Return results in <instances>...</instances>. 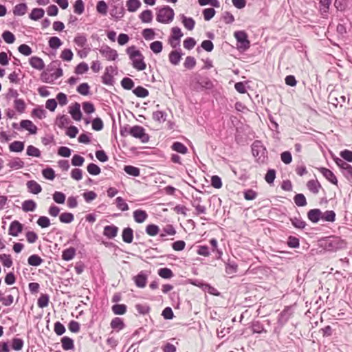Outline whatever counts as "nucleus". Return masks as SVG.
<instances>
[{
    "mask_svg": "<svg viewBox=\"0 0 352 352\" xmlns=\"http://www.w3.org/2000/svg\"><path fill=\"white\" fill-rule=\"evenodd\" d=\"M130 60L132 61L133 67L138 71L144 70L146 65L144 61V57L141 52L136 49L135 45L130 46L126 50Z\"/></svg>",
    "mask_w": 352,
    "mask_h": 352,
    "instance_id": "f257e3e1",
    "label": "nucleus"
},
{
    "mask_svg": "<svg viewBox=\"0 0 352 352\" xmlns=\"http://www.w3.org/2000/svg\"><path fill=\"white\" fill-rule=\"evenodd\" d=\"M320 245L326 251L333 252L343 247V241L338 236H330L321 239Z\"/></svg>",
    "mask_w": 352,
    "mask_h": 352,
    "instance_id": "f03ea898",
    "label": "nucleus"
},
{
    "mask_svg": "<svg viewBox=\"0 0 352 352\" xmlns=\"http://www.w3.org/2000/svg\"><path fill=\"white\" fill-rule=\"evenodd\" d=\"M252 153L256 161L259 164H265L267 160V150L259 140H255L252 144Z\"/></svg>",
    "mask_w": 352,
    "mask_h": 352,
    "instance_id": "7ed1b4c3",
    "label": "nucleus"
},
{
    "mask_svg": "<svg viewBox=\"0 0 352 352\" xmlns=\"http://www.w3.org/2000/svg\"><path fill=\"white\" fill-rule=\"evenodd\" d=\"M174 10L168 6H164L158 10L156 20L161 23H170L174 19Z\"/></svg>",
    "mask_w": 352,
    "mask_h": 352,
    "instance_id": "20e7f679",
    "label": "nucleus"
},
{
    "mask_svg": "<svg viewBox=\"0 0 352 352\" xmlns=\"http://www.w3.org/2000/svg\"><path fill=\"white\" fill-rule=\"evenodd\" d=\"M234 37L236 40V47L239 50L244 52L250 48V43L245 31L235 32Z\"/></svg>",
    "mask_w": 352,
    "mask_h": 352,
    "instance_id": "39448f33",
    "label": "nucleus"
},
{
    "mask_svg": "<svg viewBox=\"0 0 352 352\" xmlns=\"http://www.w3.org/2000/svg\"><path fill=\"white\" fill-rule=\"evenodd\" d=\"M129 133L131 136L140 140L142 143H147L149 141V135L141 126H131Z\"/></svg>",
    "mask_w": 352,
    "mask_h": 352,
    "instance_id": "423d86ee",
    "label": "nucleus"
},
{
    "mask_svg": "<svg viewBox=\"0 0 352 352\" xmlns=\"http://www.w3.org/2000/svg\"><path fill=\"white\" fill-rule=\"evenodd\" d=\"M100 53L107 60H115L118 57L117 51L114 49L111 48L108 45H104L99 50Z\"/></svg>",
    "mask_w": 352,
    "mask_h": 352,
    "instance_id": "0eeeda50",
    "label": "nucleus"
},
{
    "mask_svg": "<svg viewBox=\"0 0 352 352\" xmlns=\"http://www.w3.org/2000/svg\"><path fill=\"white\" fill-rule=\"evenodd\" d=\"M135 285L139 288H144L146 285L148 274L146 271H141L133 278Z\"/></svg>",
    "mask_w": 352,
    "mask_h": 352,
    "instance_id": "6e6552de",
    "label": "nucleus"
},
{
    "mask_svg": "<svg viewBox=\"0 0 352 352\" xmlns=\"http://www.w3.org/2000/svg\"><path fill=\"white\" fill-rule=\"evenodd\" d=\"M23 226L22 223L16 220H14L12 221L10 225L8 234L13 236H17L19 234L23 231Z\"/></svg>",
    "mask_w": 352,
    "mask_h": 352,
    "instance_id": "1a4fd4ad",
    "label": "nucleus"
},
{
    "mask_svg": "<svg viewBox=\"0 0 352 352\" xmlns=\"http://www.w3.org/2000/svg\"><path fill=\"white\" fill-rule=\"evenodd\" d=\"M184 54L182 52L181 49L171 51L168 54L169 62L173 65H177Z\"/></svg>",
    "mask_w": 352,
    "mask_h": 352,
    "instance_id": "9d476101",
    "label": "nucleus"
},
{
    "mask_svg": "<svg viewBox=\"0 0 352 352\" xmlns=\"http://www.w3.org/2000/svg\"><path fill=\"white\" fill-rule=\"evenodd\" d=\"M318 170L329 182L337 185L338 179L334 173L331 170L324 167H320L318 168Z\"/></svg>",
    "mask_w": 352,
    "mask_h": 352,
    "instance_id": "9b49d317",
    "label": "nucleus"
},
{
    "mask_svg": "<svg viewBox=\"0 0 352 352\" xmlns=\"http://www.w3.org/2000/svg\"><path fill=\"white\" fill-rule=\"evenodd\" d=\"M322 217V211L320 209H311L307 212V218L312 223H316Z\"/></svg>",
    "mask_w": 352,
    "mask_h": 352,
    "instance_id": "f8f14e48",
    "label": "nucleus"
},
{
    "mask_svg": "<svg viewBox=\"0 0 352 352\" xmlns=\"http://www.w3.org/2000/svg\"><path fill=\"white\" fill-rule=\"evenodd\" d=\"M20 126L21 128L28 131L30 134H36L37 132L36 126L31 120H23L20 122Z\"/></svg>",
    "mask_w": 352,
    "mask_h": 352,
    "instance_id": "ddd939ff",
    "label": "nucleus"
},
{
    "mask_svg": "<svg viewBox=\"0 0 352 352\" xmlns=\"http://www.w3.org/2000/svg\"><path fill=\"white\" fill-rule=\"evenodd\" d=\"M26 186H27L28 192H30L32 194L38 195V193H40L42 191L41 186L34 180L28 181L26 183Z\"/></svg>",
    "mask_w": 352,
    "mask_h": 352,
    "instance_id": "4468645a",
    "label": "nucleus"
},
{
    "mask_svg": "<svg viewBox=\"0 0 352 352\" xmlns=\"http://www.w3.org/2000/svg\"><path fill=\"white\" fill-rule=\"evenodd\" d=\"M69 112L74 120L79 121L81 120L82 113L79 103L76 102L72 107H70Z\"/></svg>",
    "mask_w": 352,
    "mask_h": 352,
    "instance_id": "2eb2a0df",
    "label": "nucleus"
},
{
    "mask_svg": "<svg viewBox=\"0 0 352 352\" xmlns=\"http://www.w3.org/2000/svg\"><path fill=\"white\" fill-rule=\"evenodd\" d=\"M118 228L114 225L106 226L104 228L103 234L108 239H113L118 234Z\"/></svg>",
    "mask_w": 352,
    "mask_h": 352,
    "instance_id": "dca6fc26",
    "label": "nucleus"
},
{
    "mask_svg": "<svg viewBox=\"0 0 352 352\" xmlns=\"http://www.w3.org/2000/svg\"><path fill=\"white\" fill-rule=\"evenodd\" d=\"M30 65L34 69L42 70L45 68V63L42 58L38 56H32L29 60Z\"/></svg>",
    "mask_w": 352,
    "mask_h": 352,
    "instance_id": "f3484780",
    "label": "nucleus"
},
{
    "mask_svg": "<svg viewBox=\"0 0 352 352\" xmlns=\"http://www.w3.org/2000/svg\"><path fill=\"white\" fill-rule=\"evenodd\" d=\"M122 239L124 243H131L133 239V230L130 227L124 228L122 232Z\"/></svg>",
    "mask_w": 352,
    "mask_h": 352,
    "instance_id": "a211bd4d",
    "label": "nucleus"
},
{
    "mask_svg": "<svg viewBox=\"0 0 352 352\" xmlns=\"http://www.w3.org/2000/svg\"><path fill=\"white\" fill-rule=\"evenodd\" d=\"M148 217V214L145 210L138 209L133 212V218L136 223H142Z\"/></svg>",
    "mask_w": 352,
    "mask_h": 352,
    "instance_id": "6ab92c4d",
    "label": "nucleus"
},
{
    "mask_svg": "<svg viewBox=\"0 0 352 352\" xmlns=\"http://www.w3.org/2000/svg\"><path fill=\"white\" fill-rule=\"evenodd\" d=\"M197 83L201 87V90L212 89L214 87L212 82L208 77H200L197 80Z\"/></svg>",
    "mask_w": 352,
    "mask_h": 352,
    "instance_id": "aec40b11",
    "label": "nucleus"
},
{
    "mask_svg": "<svg viewBox=\"0 0 352 352\" xmlns=\"http://www.w3.org/2000/svg\"><path fill=\"white\" fill-rule=\"evenodd\" d=\"M28 10V6L25 3L16 4L13 8V14L15 16H23Z\"/></svg>",
    "mask_w": 352,
    "mask_h": 352,
    "instance_id": "412c9836",
    "label": "nucleus"
},
{
    "mask_svg": "<svg viewBox=\"0 0 352 352\" xmlns=\"http://www.w3.org/2000/svg\"><path fill=\"white\" fill-rule=\"evenodd\" d=\"M110 326L113 329L119 331L124 328L125 324L122 318L116 317L111 320Z\"/></svg>",
    "mask_w": 352,
    "mask_h": 352,
    "instance_id": "4be33fe9",
    "label": "nucleus"
},
{
    "mask_svg": "<svg viewBox=\"0 0 352 352\" xmlns=\"http://www.w3.org/2000/svg\"><path fill=\"white\" fill-rule=\"evenodd\" d=\"M76 255V249L70 247L64 250L62 252V258L64 261H69L74 258Z\"/></svg>",
    "mask_w": 352,
    "mask_h": 352,
    "instance_id": "5701e85b",
    "label": "nucleus"
},
{
    "mask_svg": "<svg viewBox=\"0 0 352 352\" xmlns=\"http://www.w3.org/2000/svg\"><path fill=\"white\" fill-rule=\"evenodd\" d=\"M307 187L314 194H318L321 185L318 180L311 179L307 182Z\"/></svg>",
    "mask_w": 352,
    "mask_h": 352,
    "instance_id": "b1692460",
    "label": "nucleus"
},
{
    "mask_svg": "<svg viewBox=\"0 0 352 352\" xmlns=\"http://www.w3.org/2000/svg\"><path fill=\"white\" fill-rule=\"evenodd\" d=\"M181 19L184 26L188 30H192L195 28V21L191 17H187L184 14L181 15Z\"/></svg>",
    "mask_w": 352,
    "mask_h": 352,
    "instance_id": "393cba45",
    "label": "nucleus"
},
{
    "mask_svg": "<svg viewBox=\"0 0 352 352\" xmlns=\"http://www.w3.org/2000/svg\"><path fill=\"white\" fill-rule=\"evenodd\" d=\"M36 208V204L32 199L25 200L22 203V209L24 212H33Z\"/></svg>",
    "mask_w": 352,
    "mask_h": 352,
    "instance_id": "a878e982",
    "label": "nucleus"
},
{
    "mask_svg": "<svg viewBox=\"0 0 352 352\" xmlns=\"http://www.w3.org/2000/svg\"><path fill=\"white\" fill-rule=\"evenodd\" d=\"M25 144L21 141H14L9 145V149L11 152L19 153L23 151Z\"/></svg>",
    "mask_w": 352,
    "mask_h": 352,
    "instance_id": "bb28decb",
    "label": "nucleus"
},
{
    "mask_svg": "<svg viewBox=\"0 0 352 352\" xmlns=\"http://www.w3.org/2000/svg\"><path fill=\"white\" fill-rule=\"evenodd\" d=\"M251 329L253 333H267L263 324L259 321H253L252 322Z\"/></svg>",
    "mask_w": 352,
    "mask_h": 352,
    "instance_id": "cd10ccee",
    "label": "nucleus"
},
{
    "mask_svg": "<svg viewBox=\"0 0 352 352\" xmlns=\"http://www.w3.org/2000/svg\"><path fill=\"white\" fill-rule=\"evenodd\" d=\"M331 0H320V11L323 17H326L329 12V6L331 5Z\"/></svg>",
    "mask_w": 352,
    "mask_h": 352,
    "instance_id": "c85d7f7f",
    "label": "nucleus"
},
{
    "mask_svg": "<svg viewBox=\"0 0 352 352\" xmlns=\"http://www.w3.org/2000/svg\"><path fill=\"white\" fill-rule=\"evenodd\" d=\"M289 318H290V314L289 313L288 309H285L278 315V324L283 327L287 322Z\"/></svg>",
    "mask_w": 352,
    "mask_h": 352,
    "instance_id": "c756f323",
    "label": "nucleus"
},
{
    "mask_svg": "<svg viewBox=\"0 0 352 352\" xmlns=\"http://www.w3.org/2000/svg\"><path fill=\"white\" fill-rule=\"evenodd\" d=\"M329 102L332 104L333 105L337 107L338 104H340V107L343 105L344 103L346 102V96H340V99H338L334 94H331L329 96Z\"/></svg>",
    "mask_w": 352,
    "mask_h": 352,
    "instance_id": "7c9ffc66",
    "label": "nucleus"
},
{
    "mask_svg": "<svg viewBox=\"0 0 352 352\" xmlns=\"http://www.w3.org/2000/svg\"><path fill=\"white\" fill-rule=\"evenodd\" d=\"M45 14L43 8H34L29 15L30 19L33 21H38L41 19Z\"/></svg>",
    "mask_w": 352,
    "mask_h": 352,
    "instance_id": "2f4dec72",
    "label": "nucleus"
},
{
    "mask_svg": "<svg viewBox=\"0 0 352 352\" xmlns=\"http://www.w3.org/2000/svg\"><path fill=\"white\" fill-rule=\"evenodd\" d=\"M171 148L181 154H186L188 152L187 147L180 142H175L171 146Z\"/></svg>",
    "mask_w": 352,
    "mask_h": 352,
    "instance_id": "473e14b6",
    "label": "nucleus"
},
{
    "mask_svg": "<svg viewBox=\"0 0 352 352\" xmlns=\"http://www.w3.org/2000/svg\"><path fill=\"white\" fill-rule=\"evenodd\" d=\"M61 343L63 349L65 351L72 350L74 348V340L69 337L62 338Z\"/></svg>",
    "mask_w": 352,
    "mask_h": 352,
    "instance_id": "72a5a7b5",
    "label": "nucleus"
},
{
    "mask_svg": "<svg viewBox=\"0 0 352 352\" xmlns=\"http://www.w3.org/2000/svg\"><path fill=\"white\" fill-rule=\"evenodd\" d=\"M158 275L162 278L170 279L174 276L173 271L168 267L160 268L157 271Z\"/></svg>",
    "mask_w": 352,
    "mask_h": 352,
    "instance_id": "f704fd0d",
    "label": "nucleus"
},
{
    "mask_svg": "<svg viewBox=\"0 0 352 352\" xmlns=\"http://www.w3.org/2000/svg\"><path fill=\"white\" fill-rule=\"evenodd\" d=\"M124 9L122 6H114L113 8L110 11V14L111 16L120 19L122 18L124 16Z\"/></svg>",
    "mask_w": 352,
    "mask_h": 352,
    "instance_id": "c9c22d12",
    "label": "nucleus"
},
{
    "mask_svg": "<svg viewBox=\"0 0 352 352\" xmlns=\"http://www.w3.org/2000/svg\"><path fill=\"white\" fill-rule=\"evenodd\" d=\"M124 170L126 174L133 177H138L140 174V168L131 165L124 166Z\"/></svg>",
    "mask_w": 352,
    "mask_h": 352,
    "instance_id": "e433bc0d",
    "label": "nucleus"
},
{
    "mask_svg": "<svg viewBox=\"0 0 352 352\" xmlns=\"http://www.w3.org/2000/svg\"><path fill=\"white\" fill-rule=\"evenodd\" d=\"M133 93L139 98H146L149 95V91L142 86H138L133 89Z\"/></svg>",
    "mask_w": 352,
    "mask_h": 352,
    "instance_id": "4c0bfd02",
    "label": "nucleus"
},
{
    "mask_svg": "<svg viewBox=\"0 0 352 352\" xmlns=\"http://www.w3.org/2000/svg\"><path fill=\"white\" fill-rule=\"evenodd\" d=\"M24 162L19 157H15L11 160L8 166L12 169H19L24 167Z\"/></svg>",
    "mask_w": 352,
    "mask_h": 352,
    "instance_id": "58836bf2",
    "label": "nucleus"
},
{
    "mask_svg": "<svg viewBox=\"0 0 352 352\" xmlns=\"http://www.w3.org/2000/svg\"><path fill=\"white\" fill-rule=\"evenodd\" d=\"M126 306L124 304H115L112 306L111 309L116 315H123L126 312Z\"/></svg>",
    "mask_w": 352,
    "mask_h": 352,
    "instance_id": "ea45409f",
    "label": "nucleus"
},
{
    "mask_svg": "<svg viewBox=\"0 0 352 352\" xmlns=\"http://www.w3.org/2000/svg\"><path fill=\"white\" fill-rule=\"evenodd\" d=\"M141 6V2L139 0H128L126 1L127 10L129 12H134Z\"/></svg>",
    "mask_w": 352,
    "mask_h": 352,
    "instance_id": "a19ab883",
    "label": "nucleus"
},
{
    "mask_svg": "<svg viewBox=\"0 0 352 352\" xmlns=\"http://www.w3.org/2000/svg\"><path fill=\"white\" fill-rule=\"evenodd\" d=\"M321 220L328 222H333L336 220V213L333 210H327L322 212Z\"/></svg>",
    "mask_w": 352,
    "mask_h": 352,
    "instance_id": "79ce46f5",
    "label": "nucleus"
},
{
    "mask_svg": "<svg viewBox=\"0 0 352 352\" xmlns=\"http://www.w3.org/2000/svg\"><path fill=\"white\" fill-rule=\"evenodd\" d=\"M294 203L299 207L305 206L307 204L306 197L302 193L296 194L294 197Z\"/></svg>",
    "mask_w": 352,
    "mask_h": 352,
    "instance_id": "37998d69",
    "label": "nucleus"
},
{
    "mask_svg": "<svg viewBox=\"0 0 352 352\" xmlns=\"http://www.w3.org/2000/svg\"><path fill=\"white\" fill-rule=\"evenodd\" d=\"M43 261V260L37 254H32L28 259V264L34 267L40 265Z\"/></svg>",
    "mask_w": 352,
    "mask_h": 352,
    "instance_id": "c03bdc74",
    "label": "nucleus"
},
{
    "mask_svg": "<svg viewBox=\"0 0 352 352\" xmlns=\"http://www.w3.org/2000/svg\"><path fill=\"white\" fill-rule=\"evenodd\" d=\"M140 19L143 23H150L153 19V13L150 10H144L140 14Z\"/></svg>",
    "mask_w": 352,
    "mask_h": 352,
    "instance_id": "a18cd8bd",
    "label": "nucleus"
},
{
    "mask_svg": "<svg viewBox=\"0 0 352 352\" xmlns=\"http://www.w3.org/2000/svg\"><path fill=\"white\" fill-rule=\"evenodd\" d=\"M74 219V216L71 212H63L59 216V220L63 223H70Z\"/></svg>",
    "mask_w": 352,
    "mask_h": 352,
    "instance_id": "49530a36",
    "label": "nucleus"
},
{
    "mask_svg": "<svg viewBox=\"0 0 352 352\" xmlns=\"http://www.w3.org/2000/svg\"><path fill=\"white\" fill-rule=\"evenodd\" d=\"M146 234L149 236H156L160 232V228L155 224H148L145 229Z\"/></svg>",
    "mask_w": 352,
    "mask_h": 352,
    "instance_id": "de8ad7c7",
    "label": "nucleus"
},
{
    "mask_svg": "<svg viewBox=\"0 0 352 352\" xmlns=\"http://www.w3.org/2000/svg\"><path fill=\"white\" fill-rule=\"evenodd\" d=\"M290 221H291L292 226L294 228H298V229L302 230V229L305 228L307 225L306 222L300 218H298V217L290 218Z\"/></svg>",
    "mask_w": 352,
    "mask_h": 352,
    "instance_id": "09e8293b",
    "label": "nucleus"
},
{
    "mask_svg": "<svg viewBox=\"0 0 352 352\" xmlns=\"http://www.w3.org/2000/svg\"><path fill=\"white\" fill-rule=\"evenodd\" d=\"M48 44L50 48L56 50L62 45L63 43L58 37L52 36L50 38Z\"/></svg>",
    "mask_w": 352,
    "mask_h": 352,
    "instance_id": "8fccbe9b",
    "label": "nucleus"
},
{
    "mask_svg": "<svg viewBox=\"0 0 352 352\" xmlns=\"http://www.w3.org/2000/svg\"><path fill=\"white\" fill-rule=\"evenodd\" d=\"M24 342L21 338H14L12 340L11 346L14 351H20L23 349Z\"/></svg>",
    "mask_w": 352,
    "mask_h": 352,
    "instance_id": "3c124183",
    "label": "nucleus"
},
{
    "mask_svg": "<svg viewBox=\"0 0 352 352\" xmlns=\"http://www.w3.org/2000/svg\"><path fill=\"white\" fill-rule=\"evenodd\" d=\"M167 113L162 111H157L153 113V118L159 122H164L166 120Z\"/></svg>",
    "mask_w": 352,
    "mask_h": 352,
    "instance_id": "603ef678",
    "label": "nucleus"
},
{
    "mask_svg": "<svg viewBox=\"0 0 352 352\" xmlns=\"http://www.w3.org/2000/svg\"><path fill=\"white\" fill-rule=\"evenodd\" d=\"M120 83H121V86L122 87V88L126 90L132 89L135 85L133 80L128 77L123 78L122 80H121Z\"/></svg>",
    "mask_w": 352,
    "mask_h": 352,
    "instance_id": "864d4df0",
    "label": "nucleus"
},
{
    "mask_svg": "<svg viewBox=\"0 0 352 352\" xmlns=\"http://www.w3.org/2000/svg\"><path fill=\"white\" fill-rule=\"evenodd\" d=\"M32 116L38 118V119L45 118L46 116V111L42 107L33 109L32 111Z\"/></svg>",
    "mask_w": 352,
    "mask_h": 352,
    "instance_id": "5fc2aeb1",
    "label": "nucleus"
},
{
    "mask_svg": "<svg viewBox=\"0 0 352 352\" xmlns=\"http://www.w3.org/2000/svg\"><path fill=\"white\" fill-rule=\"evenodd\" d=\"M87 172L91 175H98L100 173V168L94 163H90L87 167Z\"/></svg>",
    "mask_w": 352,
    "mask_h": 352,
    "instance_id": "6e6d98bb",
    "label": "nucleus"
},
{
    "mask_svg": "<svg viewBox=\"0 0 352 352\" xmlns=\"http://www.w3.org/2000/svg\"><path fill=\"white\" fill-rule=\"evenodd\" d=\"M0 261L3 266L10 267L12 265V260L10 254H2L0 255Z\"/></svg>",
    "mask_w": 352,
    "mask_h": 352,
    "instance_id": "4d7b16f0",
    "label": "nucleus"
},
{
    "mask_svg": "<svg viewBox=\"0 0 352 352\" xmlns=\"http://www.w3.org/2000/svg\"><path fill=\"white\" fill-rule=\"evenodd\" d=\"M150 49L155 54L160 53L162 51V49H163L162 42L159 41H156L152 42L150 44Z\"/></svg>",
    "mask_w": 352,
    "mask_h": 352,
    "instance_id": "13d9d810",
    "label": "nucleus"
},
{
    "mask_svg": "<svg viewBox=\"0 0 352 352\" xmlns=\"http://www.w3.org/2000/svg\"><path fill=\"white\" fill-rule=\"evenodd\" d=\"M89 89L90 87L88 83L82 82L77 87L76 90L82 96H87L89 94Z\"/></svg>",
    "mask_w": 352,
    "mask_h": 352,
    "instance_id": "bf43d9fd",
    "label": "nucleus"
},
{
    "mask_svg": "<svg viewBox=\"0 0 352 352\" xmlns=\"http://www.w3.org/2000/svg\"><path fill=\"white\" fill-rule=\"evenodd\" d=\"M238 265L234 261H229L226 264V272L228 274H232L237 272Z\"/></svg>",
    "mask_w": 352,
    "mask_h": 352,
    "instance_id": "052dcab7",
    "label": "nucleus"
},
{
    "mask_svg": "<svg viewBox=\"0 0 352 352\" xmlns=\"http://www.w3.org/2000/svg\"><path fill=\"white\" fill-rule=\"evenodd\" d=\"M108 6L104 1H99L96 5V10L98 13L106 15L107 13Z\"/></svg>",
    "mask_w": 352,
    "mask_h": 352,
    "instance_id": "680f3d73",
    "label": "nucleus"
},
{
    "mask_svg": "<svg viewBox=\"0 0 352 352\" xmlns=\"http://www.w3.org/2000/svg\"><path fill=\"white\" fill-rule=\"evenodd\" d=\"M2 38L4 41L8 44H12L15 41V36L11 32L6 30L2 34Z\"/></svg>",
    "mask_w": 352,
    "mask_h": 352,
    "instance_id": "e2e57ef3",
    "label": "nucleus"
},
{
    "mask_svg": "<svg viewBox=\"0 0 352 352\" xmlns=\"http://www.w3.org/2000/svg\"><path fill=\"white\" fill-rule=\"evenodd\" d=\"M276 172L274 169L270 168L267 170L265 176V180L267 184H272L274 183L276 178Z\"/></svg>",
    "mask_w": 352,
    "mask_h": 352,
    "instance_id": "0e129e2a",
    "label": "nucleus"
},
{
    "mask_svg": "<svg viewBox=\"0 0 352 352\" xmlns=\"http://www.w3.org/2000/svg\"><path fill=\"white\" fill-rule=\"evenodd\" d=\"M74 12L77 14H81L85 10V5L82 0H76L74 5Z\"/></svg>",
    "mask_w": 352,
    "mask_h": 352,
    "instance_id": "69168bd1",
    "label": "nucleus"
},
{
    "mask_svg": "<svg viewBox=\"0 0 352 352\" xmlns=\"http://www.w3.org/2000/svg\"><path fill=\"white\" fill-rule=\"evenodd\" d=\"M43 176L49 180H53L55 178V172L53 168L47 167L42 170Z\"/></svg>",
    "mask_w": 352,
    "mask_h": 352,
    "instance_id": "338daca9",
    "label": "nucleus"
},
{
    "mask_svg": "<svg viewBox=\"0 0 352 352\" xmlns=\"http://www.w3.org/2000/svg\"><path fill=\"white\" fill-rule=\"evenodd\" d=\"M65 198H66L65 195L62 192L56 191L53 194L54 201L58 204H64L65 201Z\"/></svg>",
    "mask_w": 352,
    "mask_h": 352,
    "instance_id": "774afa93",
    "label": "nucleus"
}]
</instances>
